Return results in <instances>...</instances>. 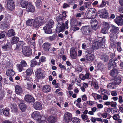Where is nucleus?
<instances>
[{
    "label": "nucleus",
    "instance_id": "f257e3e1",
    "mask_svg": "<svg viewBox=\"0 0 123 123\" xmlns=\"http://www.w3.org/2000/svg\"><path fill=\"white\" fill-rule=\"evenodd\" d=\"M45 22L44 18L42 17H38L34 19H29L26 21L28 25L33 26L35 28H38Z\"/></svg>",
    "mask_w": 123,
    "mask_h": 123
},
{
    "label": "nucleus",
    "instance_id": "f03ea898",
    "mask_svg": "<svg viewBox=\"0 0 123 123\" xmlns=\"http://www.w3.org/2000/svg\"><path fill=\"white\" fill-rule=\"evenodd\" d=\"M98 40V41L95 42L92 45L95 49H97L99 48H103L105 47V44L104 39L99 37Z\"/></svg>",
    "mask_w": 123,
    "mask_h": 123
},
{
    "label": "nucleus",
    "instance_id": "7ed1b4c3",
    "mask_svg": "<svg viewBox=\"0 0 123 123\" xmlns=\"http://www.w3.org/2000/svg\"><path fill=\"white\" fill-rule=\"evenodd\" d=\"M31 117L34 119L39 121V122L47 123V122L45 120H42L43 117H41L40 113L37 111L33 112L31 114Z\"/></svg>",
    "mask_w": 123,
    "mask_h": 123
},
{
    "label": "nucleus",
    "instance_id": "20e7f679",
    "mask_svg": "<svg viewBox=\"0 0 123 123\" xmlns=\"http://www.w3.org/2000/svg\"><path fill=\"white\" fill-rule=\"evenodd\" d=\"M35 74L38 79H42L45 76L44 72L40 68L37 70L35 72Z\"/></svg>",
    "mask_w": 123,
    "mask_h": 123
},
{
    "label": "nucleus",
    "instance_id": "39448f33",
    "mask_svg": "<svg viewBox=\"0 0 123 123\" xmlns=\"http://www.w3.org/2000/svg\"><path fill=\"white\" fill-rule=\"evenodd\" d=\"M81 31L84 35H88L91 32L89 26H83L80 29Z\"/></svg>",
    "mask_w": 123,
    "mask_h": 123
},
{
    "label": "nucleus",
    "instance_id": "423d86ee",
    "mask_svg": "<svg viewBox=\"0 0 123 123\" xmlns=\"http://www.w3.org/2000/svg\"><path fill=\"white\" fill-rule=\"evenodd\" d=\"M22 52L25 55L29 56L31 54V49L29 47H24L22 48Z\"/></svg>",
    "mask_w": 123,
    "mask_h": 123
},
{
    "label": "nucleus",
    "instance_id": "0eeeda50",
    "mask_svg": "<svg viewBox=\"0 0 123 123\" xmlns=\"http://www.w3.org/2000/svg\"><path fill=\"white\" fill-rule=\"evenodd\" d=\"M117 60L116 58L115 59L112 58L109 61V63L108 64V68L109 70L111 69L112 68H113L114 67L116 66V63L115 62Z\"/></svg>",
    "mask_w": 123,
    "mask_h": 123
},
{
    "label": "nucleus",
    "instance_id": "6e6552de",
    "mask_svg": "<svg viewBox=\"0 0 123 123\" xmlns=\"http://www.w3.org/2000/svg\"><path fill=\"white\" fill-rule=\"evenodd\" d=\"M7 7L10 10L12 11L15 7L14 1L12 0H9L7 2Z\"/></svg>",
    "mask_w": 123,
    "mask_h": 123
},
{
    "label": "nucleus",
    "instance_id": "1a4fd4ad",
    "mask_svg": "<svg viewBox=\"0 0 123 123\" xmlns=\"http://www.w3.org/2000/svg\"><path fill=\"white\" fill-rule=\"evenodd\" d=\"M85 56L86 61L88 63L92 62L94 58V55L90 53H88Z\"/></svg>",
    "mask_w": 123,
    "mask_h": 123
},
{
    "label": "nucleus",
    "instance_id": "9d476101",
    "mask_svg": "<svg viewBox=\"0 0 123 123\" xmlns=\"http://www.w3.org/2000/svg\"><path fill=\"white\" fill-rule=\"evenodd\" d=\"M114 21L115 23L118 25L122 26L123 25V19L120 16H117Z\"/></svg>",
    "mask_w": 123,
    "mask_h": 123
},
{
    "label": "nucleus",
    "instance_id": "9b49d317",
    "mask_svg": "<svg viewBox=\"0 0 123 123\" xmlns=\"http://www.w3.org/2000/svg\"><path fill=\"white\" fill-rule=\"evenodd\" d=\"M65 28L64 24L58 23L57 26L56 31L57 32L59 33L64 30Z\"/></svg>",
    "mask_w": 123,
    "mask_h": 123
},
{
    "label": "nucleus",
    "instance_id": "f8f14e48",
    "mask_svg": "<svg viewBox=\"0 0 123 123\" xmlns=\"http://www.w3.org/2000/svg\"><path fill=\"white\" fill-rule=\"evenodd\" d=\"M24 100L26 102L28 103L33 102L35 101L34 98L31 95L29 94L25 95L24 98Z\"/></svg>",
    "mask_w": 123,
    "mask_h": 123
},
{
    "label": "nucleus",
    "instance_id": "ddd939ff",
    "mask_svg": "<svg viewBox=\"0 0 123 123\" xmlns=\"http://www.w3.org/2000/svg\"><path fill=\"white\" fill-rule=\"evenodd\" d=\"M98 14L101 18H105L108 17L107 12L105 9L99 11Z\"/></svg>",
    "mask_w": 123,
    "mask_h": 123
},
{
    "label": "nucleus",
    "instance_id": "4468645a",
    "mask_svg": "<svg viewBox=\"0 0 123 123\" xmlns=\"http://www.w3.org/2000/svg\"><path fill=\"white\" fill-rule=\"evenodd\" d=\"M26 9L27 11L33 12L35 11V7L31 3H29L26 6Z\"/></svg>",
    "mask_w": 123,
    "mask_h": 123
},
{
    "label": "nucleus",
    "instance_id": "2eb2a0df",
    "mask_svg": "<svg viewBox=\"0 0 123 123\" xmlns=\"http://www.w3.org/2000/svg\"><path fill=\"white\" fill-rule=\"evenodd\" d=\"M2 48L5 51L10 50L12 48L11 43L10 42L7 43L2 46Z\"/></svg>",
    "mask_w": 123,
    "mask_h": 123
},
{
    "label": "nucleus",
    "instance_id": "dca6fc26",
    "mask_svg": "<svg viewBox=\"0 0 123 123\" xmlns=\"http://www.w3.org/2000/svg\"><path fill=\"white\" fill-rule=\"evenodd\" d=\"M91 25L93 29L96 30L98 28V22L96 19H93L91 21Z\"/></svg>",
    "mask_w": 123,
    "mask_h": 123
},
{
    "label": "nucleus",
    "instance_id": "f3484780",
    "mask_svg": "<svg viewBox=\"0 0 123 123\" xmlns=\"http://www.w3.org/2000/svg\"><path fill=\"white\" fill-rule=\"evenodd\" d=\"M72 117V115L70 113L67 112L64 114V120L67 123L69 122Z\"/></svg>",
    "mask_w": 123,
    "mask_h": 123
},
{
    "label": "nucleus",
    "instance_id": "a211bd4d",
    "mask_svg": "<svg viewBox=\"0 0 123 123\" xmlns=\"http://www.w3.org/2000/svg\"><path fill=\"white\" fill-rule=\"evenodd\" d=\"M111 81L113 82L114 84L115 85H119L121 82V79L120 77L117 76L113 79H112Z\"/></svg>",
    "mask_w": 123,
    "mask_h": 123
},
{
    "label": "nucleus",
    "instance_id": "6ab92c4d",
    "mask_svg": "<svg viewBox=\"0 0 123 123\" xmlns=\"http://www.w3.org/2000/svg\"><path fill=\"white\" fill-rule=\"evenodd\" d=\"M111 32L112 33H113V34H115L118 32L119 28L118 27L116 26L113 25H111Z\"/></svg>",
    "mask_w": 123,
    "mask_h": 123
},
{
    "label": "nucleus",
    "instance_id": "aec40b11",
    "mask_svg": "<svg viewBox=\"0 0 123 123\" xmlns=\"http://www.w3.org/2000/svg\"><path fill=\"white\" fill-rule=\"evenodd\" d=\"M51 44L50 43H46L43 44L42 45V47L45 51H49V49L51 47Z\"/></svg>",
    "mask_w": 123,
    "mask_h": 123
},
{
    "label": "nucleus",
    "instance_id": "412c9836",
    "mask_svg": "<svg viewBox=\"0 0 123 123\" xmlns=\"http://www.w3.org/2000/svg\"><path fill=\"white\" fill-rule=\"evenodd\" d=\"M70 55L72 59H76L77 57V52L75 49H71L70 50Z\"/></svg>",
    "mask_w": 123,
    "mask_h": 123
},
{
    "label": "nucleus",
    "instance_id": "4be33fe9",
    "mask_svg": "<svg viewBox=\"0 0 123 123\" xmlns=\"http://www.w3.org/2000/svg\"><path fill=\"white\" fill-rule=\"evenodd\" d=\"M51 88L48 85H46L43 86V91L45 93H47L50 91Z\"/></svg>",
    "mask_w": 123,
    "mask_h": 123
},
{
    "label": "nucleus",
    "instance_id": "5701e85b",
    "mask_svg": "<svg viewBox=\"0 0 123 123\" xmlns=\"http://www.w3.org/2000/svg\"><path fill=\"white\" fill-rule=\"evenodd\" d=\"M34 108L37 110H40L42 109L41 104L39 102H35L33 105Z\"/></svg>",
    "mask_w": 123,
    "mask_h": 123
},
{
    "label": "nucleus",
    "instance_id": "b1692460",
    "mask_svg": "<svg viewBox=\"0 0 123 123\" xmlns=\"http://www.w3.org/2000/svg\"><path fill=\"white\" fill-rule=\"evenodd\" d=\"M27 82V88L30 90H31L34 89L36 87V85L34 84L33 85L32 83L30 81H28Z\"/></svg>",
    "mask_w": 123,
    "mask_h": 123
},
{
    "label": "nucleus",
    "instance_id": "393cba45",
    "mask_svg": "<svg viewBox=\"0 0 123 123\" xmlns=\"http://www.w3.org/2000/svg\"><path fill=\"white\" fill-rule=\"evenodd\" d=\"M15 90L16 93L18 94H21L22 92V88L20 86L18 85H17L15 86Z\"/></svg>",
    "mask_w": 123,
    "mask_h": 123
},
{
    "label": "nucleus",
    "instance_id": "a878e982",
    "mask_svg": "<svg viewBox=\"0 0 123 123\" xmlns=\"http://www.w3.org/2000/svg\"><path fill=\"white\" fill-rule=\"evenodd\" d=\"M57 120L56 117L53 116L49 117L48 118V121L49 123H54L56 122Z\"/></svg>",
    "mask_w": 123,
    "mask_h": 123
},
{
    "label": "nucleus",
    "instance_id": "bb28decb",
    "mask_svg": "<svg viewBox=\"0 0 123 123\" xmlns=\"http://www.w3.org/2000/svg\"><path fill=\"white\" fill-rule=\"evenodd\" d=\"M118 73V71L117 69L113 68L110 74L111 76L113 77H117V75Z\"/></svg>",
    "mask_w": 123,
    "mask_h": 123
},
{
    "label": "nucleus",
    "instance_id": "cd10ccee",
    "mask_svg": "<svg viewBox=\"0 0 123 123\" xmlns=\"http://www.w3.org/2000/svg\"><path fill=\"white\" fill-rule=\"evenodd\" d=\"M15 33L14 31L12 29L9 30L7 33V35L9 37H11L15 35Z\"/></svg>",
    "mask_w": 123,
    "mask_h": 123
},
{
    "label": "nucleus",
    "instance_id": "c85d7f7f",
    "mask_svg": "<svg viewBox=\"0 0 123 123\" xmlns=\"http://www.w3.org/2000/svg\"><path fill=\"white\" fill-rule=\"evenodd\" d=\"M15 74V72L11 69H9L6 71V74L8 76H13Z\"/></svg>",
    "mask_w": 123,
    "mask_h": 123
},
{
    "label": "nucleus",
    "instance_id": "c756f323",
    "mask_svg": "<svg viewBox=\"0 0 123 123\" xmlns=\"http://www.w3.org/2000/svg\"><path fill=\"white\" fill-rule=\"evenodd\" d=\"M14 45L16 47L14 49V50L17 51H18L19 50L21 49L22 47V45L20 44V42L17 44H15Z\"/></svg>",
    "mask_w": 123,
    "mask_h": 123
},
{
    "label": "nucleus",
    "instance_id": "7c9ffc66",
    "mask_svg": "<svg viewBox=\"0 0 123 123\" xmlns=\"http://www.w3.org/2000/svg\"><path fill=\"white\" fill-rule=\"evenodd\" d=\"M19 106L20 109L23 112L25 111L27 108V106L24 103H20Z\"/></svg>",
    "mask_w": 123,
    "mask_h": 123
},
{
    "label": "nucleus",
    "instance_id": "2f4dec72",
    "mask_svg": "<svg viewBox=\"0 0 123 123\" xmlns=\"http://www.w3.org/2000/svg\"><path fill=\"white\" fill-rule=\"evenodd\" d=\"M61 14L59 15L56 17V20L58 23H61L62 24H64L63 23V20L64 19L62 17Z\"/></svg>",
    "mask_w": 123,
    "mask_h": 123
},
{
    "label": "nucleus",
    "instance_id": "473e14b6",
    "mask_svg": "<svg viewBox=\"0 0 123 123\" xmlns=\"http://www.w3.org/2000/svg\"><path fill=\"white\" fill-rule=\"evenodd\" d=\"M47 25H46L43 28L45 32L47 34H50L52 32L51 28H49Z\"/></svg>",
    "mask_w": 123,
    "mask_h": 123
},
{
    "label": "nucleus",
    "instance_id": "72a5a7b5",
    "mask_svg": "<svg viewBox=\"0 0 123 123\" xmlns=\"http://www.w3.org/2000/svg\"><path fill=\"white\" fill-rule=\"evenodd\" d=\"M88 11L91 12L94 16L93 17H96L97 16V13L96 10L94 8H90Z\"/></svg>",
    "mask_w": 123,
    "mask_h": 123
},
{
    "label": "nucleus",
    "instance_id": "f704fd0d",
    "mask_svg": "<svg viewBox=\"0 0 123 123\" xmlns=\"http://www.w3.org/2000/svg\"><path fill=\"white\" fill-rule=\"evenodd\" d=\"M19 41V38L16 37H14L11 40V43H17Z\"/></svg>",
    "mask_w": 123,
    "mask_h": 123
},
{
    "label": "nucleus",
    "instance_id": "c9c22d12",
    "mask_svg": "<svg viewBox=\"0 0 123 123\" xmlns=\"http://www.w3.org/2000/svg\"><path fill=\"white\" fill-rule=\"evenodd\" d=\"M94 49H95V48L92 45V47H91L87 49L86 51V52H87L88 53H91L93 52Z\"/></svg>",
    "mask_w": 123,
    "mask_h": 123
},
{
    "label": "nucleus",
    "instance_id": "e433bc0d",
    "mask_svg": "<svg viewBox=\"0 0 123 123\" xmlns=\"http://www.w3.org/2000/svg\"><path fill=\"white\" fill-rule=\"evenodd\" d=\"M71 120L73 123H80V120L79 118L77 117L72 118L71 119Z\"/></svg>",
    "mask_w": 123,
    "mask_h": 123
},
{
    "label": "nucleus",
    "instance_id": "4c0bfd02",
    "mask_svg": "<svg viewBox=\"0 0 123 123\" xmlns=\"http://www.w3.org/2000/svg\"><path fill=\"white\" fill-rule=\"evenodd\" d=\"M42 2L41 0H37L35 4L36 6L38 8H39L40 7L42 6Z\"/></svg>",
    "mask_w": 123,
    "mask_h": 123
},
{
    "label": "nucleus",
    "instance_id": "58836bf2",
    "mask_svg": "<svg viewBox=\"0 0 123 123\" xmlns=\"http://www.w3.org/2000/svg\"><path fill=\"white\" fill-rule=\"evenodd\" d=\"M101 59L104 62L108 61L109 59L108 56L105 55H103L101 57Z\"/></svg>",
    "mask_w": 123,
    "mask_h": 123
},
{
    "label": "nucleus",
    "instance_id": "ea45409f",
    "mask_svg": "<svg viewBox=\"0 0 123 123\" xmlns=\"http://www.w3.org/2000/svg\"><path fill=\"white\" fill-rule=\"evenodd\" d=\"M103 27L107 29H109L110 26L109 25V24L108 23L106 22H104L103 23Z\"/></svg>",
    "mask_w": 123,
    "mask_h": 123
},
{
    "label": "nucleus",
    "instance_id": "a19ab883",
    "mask_svg": "<svg viewBox=\"0 0 123 123\" xmlns=\"http://www.w3.org/2000/svg\"><path fill=\"white\" fill-rule=\"evenodd\" d=\"M86 16L87 18L89 19L93 18H95V17H93L94 16H93V15L89 11H88L87 14Z\"/></svg>",
    "mask_w": 123,
    "mask_h": 123
},
{
    "label": "nucleus",
    "instance_id": "79ce46f5",
    "mask_svg": "<svg viewBox=\"0 0 123 123\" xmlns=\"http://www.w3.org/2000/svg\"><path fill=\"white\" fill-rule=\"evenodd\" d=\"M101 91L103 95H109L110 94L109 92L104 89H102Z\"/></svg>",
    "mask_w": 123,
    "mask_h": 123
},
{
    "label": "nucleus",
    "instance_id": "37998d69",
    "mask_svg": "<svg viewBox=\"0 0 123 123\" xmlns=\"http://www.w3.org/2000/svg\"><path fill=\"white\" fill-rule=\"evenodd\" d=\"M32 70L31 68H29L26 71V73L27 74L29 75H31L32 74Z\"/></svg>",
    "mask_w": 123,
    "mask_h": 123
},
{
    "label": "nucleus",
    "instance_id": "c03bdc74",
    "mask_svg": "<svg viewBox=\"0 0 123 123\" xmlns=\"http://www.w3.org/2000/svg\"><path fill=\"white\" fill-rule=\"evenodd\" d=\"M23 67H26L27 66L26 62L24 60H22L20 62V64Z\"/></svg>",
    "mask_w": 123,
    "mask_h": 123
},
{
    "label": "nucleus",
    "instance_id": "a18cd8bd",
    "mask_svg": "<svg viewBox=\"0 0 123 123\" xmlns=\"http://www.w3.org/2000/svg\"><path fill=\"white\" fill-rule=\"evenodd\" d=\"M3 112L4 115L7 116L9 115V111L8 109H4Z\"/></svg>",
    "mask_w": 123,
    "mask_h": 123
},
{
    "label": "nucleus",
    "instance_id": "49530a36",
    "mask_svg": "<svg viewBox=\"0 0 123 123\" xmlns=\"http://www.w3.org/2000/svg\"><path fill=\"white\" fill-rule=\"evenodd\" d=\"M53 24V21L52 20H50V21L48 22V24H47L46 25H47L49 28H52Z\"/></svg>",
    "mask_w": 123,
    "mask_h": 123
},
{
    "label": "nucleus",
    "instance_id": "de8ad7c7",
    "mask_svg": "<svg viewBox=\"0 0 123 123\" xmlns=\"http://www.w3.org/2000/svg\"><path fill=\"white\" fill-rule=\"evenodd\" d=\"M28 3L27 2L25 1H22L21 2V6L23 8H25Z\"/></svg>",
    "mask_w": 123,
    "mask_h": 123
},
{
    "label": "nucleus",
    "instance_id": "09e8293b",
    "mask_svg": "<svg viewBox=\"0 0 123 123\" xmlns=\"http://www.w3.org/2000/svg\"><path fill=\"white\" fill-rule=\"evenodd\" d=\"M75 80L76 82L77 85L79 86H81V81L79 79H78L77 78H75Z\"/></svg>",
    "mask_w": 123,
    "mask_h": 123
},
{
    "label": "nucleus",
    "instance_id": "8fccbe9b",
    "mask_svg": "<svg viewBox=\"0 0 123 123\" xmlns=\"http://www.w3.org/2000/svg\"><path fill=\"white\" fill-rule=\"evenodd\" d=\"M121 44L120 43L117 42V49L119 52H120L122 50V49L121 47Z\"/></svg>",
    "mask_w": 123,
    "mask_h": 123
},
{
    "label": "nucleus",
    "instance_id": "3c124183",
    "mask_svg": "<svg viewBox=\"0 0 123 123\" xmlns=\"http://www.w3.org/2000/svg\"><path fill=\"white\" fill-rule=\"evenodd\" d=\"M83 69V68L82 66H79L77 67L76 70L78 72H81Z\"/></svg>",
    "mask_w": 123,
    "mask_h": 123
},
{
    "label": "nucleus",
    "instance_id": "603ef678",
    "mask_svg": "<svg viewBox=\"0 0 123 123\" xmlns=\"http://www.w3.org/2000/svg\"><path fill=\"white\" fill-rule=\"evenodd\" d=\"M57 36L55 34H54L52 36L49 37H48L49 39L51 41L55 40Z\"/></svg>",
    "mask_w": 123,
    "mask_h": 123
},
{
    "label": "nucleus",
    "instance_id": "864d4df0",
    "mask_svg": "<svg viewBox=\"0 0 123 123\" xmlns=\"http://www.w3.org/2000/svg\"><path fill=\"white\" fill-rule=\"evenodd\" d=\"M114 85H114V83L113 82L108 84L107 85V86L108 88H113L114 86Z\"/></svg>",
    "mask_w": 123,
    "mask_h": 123
},
{
    "label": "nucleus",
    "instance_id": "5fc2aeb1",
    "mask_svg": "<svg viewBox=\"0 0 123 123\" xmlns=\"http://www.w3.org/2000/svg\"><path fill=\"white\" fill-rule=\"evenodd\" d=\"M37 62L35 60V59H33L32 60L31 63V66L33 67V66L37 65Z\"/></svg>",
    "mask_w": 123,
    "mask_h": 123
},
{
    "label": "nucleus",
    "instance_id": "6e6d98bb",
    "mask_svg": "<svg viewBox=\"0 0 123 123\" xmlns=\"http://www.w3.org/2000/svg\"><path fill=\"white\" fill-rule=\"evenodd\" d=\"M108 30V29L103 27L101 31L102 33L104 34H106L107 33Z\"/></svg>",
    "mask_w": 123,
    "mask_h": 123
},
{
    "label": "nucleus",
    "instance_id": "4d7b16f0",
    "mask_svg": "<svg viewBox=\"0 0 123 123\" xmlns=\"http://www.w3.org/2000/svg\"><path fill=\"white\" fill-rule=\"evenodd\" d=\"M93 86H94V88L96 89H98V85L97 83L96 82H93Z\"/></svg>",
    "mask_w": 123,
    "mask_h": 123
},
{
    "label": "nucleus",
    "instance_id": "13d9d810",
    "mask_svg": "<svg viewBox=\"0 0 123 123\" xmlns=\"http://www.w3.org/2000/svg\"><path fill=\"white\" fill-rule=\"evenodd\" d=\"M18 70L19 71L21 72L23 69V67L20 64L17 65Z\"/></svg>",
    "mask_w": 123,
    "mask_h": 123
},
{
    "label": "nucleus",
    "instance_id": "bf43d9fd",
    "mask_svg": "<svg viewBox=\"0 0 123 123\" xmlns=\"http://www.w3.org/2000/svg\"><path fill=\"white\" fill-rule=\"evenodd\" d=\"M106 1L105 0H102L101 4L99 6L100 7H102L106 5Z\"/></svg>",
    "mask_w": 123,
    "mask_h": 123
},
{
    "label": "nucleus",
    "instance_id": "052dcab7",
    "mask_svg": "<svg viewBox=\"0 0 123 123\" xmlns=\"http://www.w3.org/2000/svg\"><path fill=\"white\" fill-rule=\"evenodd\" d=\"M90 34L88 35H85L86 36L85 38L87 40H88L90 42L91 41V36L90 35Z\"/></svg>",
    "mask_w": 123,
    "mask_h": 123
},
{
    "label": "nucleus",
    "instance_id": "680f3d73",
    "mask_svg": "<svg viewBox=\"0 0 123 123\" xmlns=\"http://www.w3.org/2000/svg\"><path fill=\"white\" fill-rule=\"evenodd\" d=\"M81 117L82 119L84 120H87L88 118V116L86 115L82 114L81 116Z\"/></svg>",
    "mask_w": 123,
    "mask_h": 123
},
{
    "label": "nucleus",
    "instance_id": "e2e57ef3",
    "mask_svg": "<svg viewBox=\"0 0 123 123\" xmlns=\"http://www.w3.org/2000/svg\"><path fill=\"white\" fill-rule=\"evenodd\" d=\"M10 107L12 110H15L17 109V106L15 104L11 105Z\"/></svg>",
    "mask_w": 123,
    "mask_h": 123
},
{
    "label": "nucleus",
    "instance_id": "0e129e2a",
    "mask_svg": "<svg viewBox=\"0 0 123 123\" xmlns=\"http://www.w3.org/2000/svg\"><path fill=\"white\" fill-rule=\"evenodd\" d=\"M5 36V33L4 31H3L0 34V39L4 38Z\"/></svg>",
    "mask_w": 123,
    "mask_h": 123
},
{
    "label": "nucleus",
    "instance_id": "69168bd1",
    "mask_svg": "<svg viewBox=\"0 0 123 123\" xmlns=\"http://www.w3.org/2000/svg\"><path fill=\"white\" fill-rule=\"evenodd\" d=\"M4 110L3 106L2 105H0V114H2Z\"/></svg>",
    "mask_w": 123,
    "mask_h": 123
},
{
    "label": "nucleus",
    "instance_id": "338daca9",
    "mask_svg": "<svg viewBox=\"0 0 123 123\" xmlns=\"http://www.w3.org/2000/svg\"><path fill=\"white\" fill-rule=\"evenodd\" d=\"M111 105L112 107H116V106L117 105V104L116 102H114L113 101L111 102Z\"/></svg>",
    "mask_w": 123,
    "mask_h": 123
},
{
    "label": "nucleus",
    "instance_id": "774afa93",
    "mask_svg": "<svg viewBox=\"0 0 123 123\" xmlns=\"http://www.w3.org/2000/svg\"><path fill=\"white\" fill-rule=\"evenodd\" d=\"M119 11L121 13H123V6H121L119 8Z\"/></svg>",
    "mask_w": 123,
    "mask_h": 123
}]
</instances>
